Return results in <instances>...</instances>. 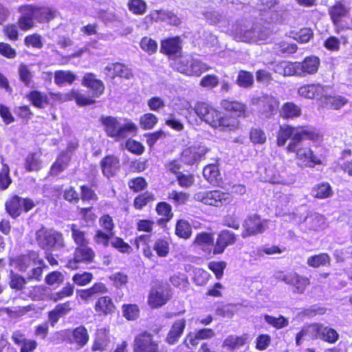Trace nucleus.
<instances>
[{"instance_id":"49","label":"nucleus","mask_w":352,"mask_h":352,"mask_svg":"<svg viewBox=\"0 0 352 352\" xmlns=\"http://www.w3.org/2000/svg\"><path fill=\"white\" fill-rule=\"evenodd\" d=\"M28 280L27 278L17 272H14L12 270L10 271L8 275V285L12 289L15 291L23 290Z\"/></svg>"},{"instance_id":"21","label":"nucleus","mask_w":352,"mask_h":352,"mask_svg":"<svg viewBox=\"0 0 352 352\" xmlns=\"http://www.w3.org/2000/svg\"><path fill=\"white\" fill-rule=\"evenodd\" d=\"M312 329V339H320L329 344L336 343L339 339L337 331L321 323L310 324Z\"/></svg>"},{"instance_id":"37","label":"nucleus","mask_w":352,"mask_h":352,"mask_svg":"<svg viewBox=\"0 0 352 352\" xmlns=\"http://www.w3.org/2000/svg\"><path fill=\"white\" fill-rule=\"evenodd\" d=\"M109 342V331L106 328L99 329L96 331V337L91 346V350L93 351H103L106 349Z\"/></svg>"},{"instance_id":"10","label":"nucleus","mask_w":352,"mask_h":352,"mask_svg":"<svg viewBox=\"0 0 352 352\" xmlns=\"http://www.w3.org/2000/svg\"><path fill=\"white\" fill-rule=\"evenodd\" d=\"M350 8L342 1H336L328 8V14L331 21L334 25L335 33L339 34L342 32L352 30V25L342 24V19L349 15Z\"/></svg>"},{"instance_id":"56","label":"nucleus","mask_w":352,"mask_h":352,"mask_svg":"<svg viewBox=\"0 0 352 352\" xmlns=\"http://www.w3.org/2000/svg\"><path fill=\"white\" fill-rule=\"evenodd\" d=\"M1 168L0 170V190H5L12 183V179L10 176V168L8 165L4 163L3 157H1Z\"/></svg>"},{"instance_id":"55","label":"nucleus","mask_w":352,"mask_h":352,"mask_svg":"<svg viewBox=\"0 0 352 352\" xmlns=\"http://www.w3.org/2000/svg\"><path fill=\"white\" fill-rule=\"evenodd\" d=\"M307 263L309 266L318 268L320 266L330 265L331 257L327 253H320L309 256Z\"/></svg>"},{"instance_id":"38","label":"nucleus","mask_w":352,"mask_h":352,"mask_svg":"<svg viewBox=\"0 0 352 352\" xmlns=\"http://www.w3.org/2000/svg\"><path fill=\"white\" fill-rule=\"evenodd\" d=\"M97 187L98 182L95 179L91 182L90 185L82 184L80 186V199L83 202L97 201L98 195L94 190Z\"/></svg>"},{"instance_id":"39","label":"nucleus","mask_w":352,"mask_h":352,"mask_svg":"<svg viewBox=\"0 0 352 352\" xmlns=\"http://www.w3.org/2000/svg\"><path fill=\"white\" fill-rule=\"evenodd\" d=\"M248 336L246 333L237 336L230 335L226 337L222 343V346L229 351L236 350L244 346L248 340Z\"/></svg>"},{"instance_id":"9","label":"nucleus","mask_w":352,"mask_h":352,"mask_svg":"<svg viewBox=\"0 0 352 352\" xmlns=\"http://www.w3.org/2000/svg\"><path fill=\"white\" fill-rule=\"evenodd\" d=\"M4 206L6 212L12 218L16 219L23 213L32 210L36 204L31 198H23L17 195H12L5 201Z\"/></svg>"},{"instance_id":"8","label":"nucleus","mask_w":352,"mask_h":352,"mask_svg":"<svg viewBox=\"0 0 352 352\" xmlns=\"http://www.w3.org/2000/svg\"><path fill=\"white\" fill-rule=\"evenodd\" d=\"M286 151L295 153L296 160L306 167L314 168L316 166L324 164L323 160L316 155L309 146H302L295 142H289L286 146Z\"/></svg>"},{"instance_id":"31","label":"nucleus","mask_w":352,"mask_h":352,"mask_svg":"<svg viewBox=\"0 0 352 352\" xmlns=\"http://www.w3.org/2000/svg\"><path fill=\"white\" fill-rule=\"evenodd\" d=\"M186 327V320L185 318L176 320L171 325L167 335L165 338V342L168 345H175L177 344L183 335Z\"/></svg>"},{"instance_id":"13","label":"nucleus","mask_w":352,"mask_h":352,"mask_svg":"<svg viewBox=\"0 0 352 352\" xmlns=\"http://www.w3.org/2000/svg\"><path fill=\"white\" fill-rule=\"evenodd\" d=\"M96 253L89 245H79L74 248L73 256L67 261L66 267L72 270L78 269L79 264H90L94 262Z\"/></svg>"},{"instance_id":"15","label":"nucleus","mask_w":352,"mask_h":352,"mask_svg":"<svg viewBox=\"0 0 352 352\" xmlns=\"http://www.w3.org/2000/svg\"><path fill=\"white\" fill-rule=\"evenodd\" d=\"M267 220L262 219L257 214L248 215L243 221L241 236L243 239L262 234L266 230Z\"/></svg>"},{"instance_id":"12","label":"nucleus","mask_w":352,"mask_h":352,"mask_svg":"<svg viewBox=\"0 0 352 352\" xmlns=\"http://www.w3.org/2000/svg\"><path fill=\"white\" fill-rule=\"evenodd\" d=\"M57 334L63 338V340L69 344L74 345L78 349L85 346L89 341L88 330L84 325H79L73 329H65L57 332Z\"/></svg>"},{"instance_id":"11","label":"nucleus","mask_w":352,"mask_h":352,"mask_svg":"<svg viewBox=\"0 0 352 352\" xmlns=\"http://www.w3.org/2000/svg\"><path fill=\"white\" fill-rule=\"evenodd\" d=\"M133 352H168L161 350L160 342L154 339V336L147 330H143L138 333L133 340Z\"/></svg>"},{"instance_id":"64","label":"nucleus","mask_w":352,"mask_h":352,"mask_svg":"<svg viewBox=\"0 0 352 352\" xmlns=\"http://www.w3.org/2000/svg\"><path fill=\"white\" fill-rule=\"evenodd\" d=\"M111 246L122 254H130L133 251L131 246L120 236L112 238Z\"/></svg>"},{"instance_id":"23","label":"nucleus","mask_w":352,"mask_h":352,"mask_svg":"<svg viewBox=\"0 0 352 352\" xmlns=\"http://www.w3.org/2000/svg\"><path fill=\"white\" fill-rule=\"evenodd\" d=\"M237 241V235L229 230H222L217 234L214 247L212 248V254L218 255L224 252L226 249L233 245Z\"/></svg>"},{"instance_id":"7","label":"nucleus","mask_w":352,"mask_h":352,"mask_svg":"<svg viewBox=\"0 0 352 352\" xmlns=\"http://www.w3.org/2000/svg\"><path fill=\"white\" fill-rule=\"evenodd\" d=\"M36 241L43 250H54L65 247L63 233L53 229L39 230L36 232Z\"/></svg>"},{"instance_id":"63","label":"nucleus","mask_w":352,"mask_h":352,"mask_svg":"<svg viewBox=\"0 0 352 352\" xmlns=\"http://www.w3.org/2000/svg\"><path fill=\"white\" fill-rule=\"evenodd\" d=\"M293 38L300 43H308L314 37V32L310 28H302L297 32H292Z\"/></svg>"},{"instance_id":"44","label":"nucleus","mask_w":352,"mask_h":352,"mask_svg":"<svg viewBox=\"0 0 352 352\" xmlns=\"http://www.w3.org/2000/svg\"><path fill=\"white\" fill-rule=\"evenodd\" d=\"M274 72L283 76H297L296 61H279L275 65L274 67Z\"/></svg>"},{"instance_id":"57","label":"nucleus","mask_w":352,"mask_h":352,"mask_svg":"<svg viewBox=\"0 0 352 352\" xmlns=\"http://www.w3.org/2000/svg\"><path fill=\"white\" fill-rule=\"evenodd\" d=\"M204 178L210 183L217 182L220 176V171L217 164H210L203 169Z\"/></svg>"},{"instance_id":"58","label":"nucleus","mask_w":352,"mask_h":352,"mask_svg":"<svg viewBox=\"0 0 352 352\" xmlns=\"http://www.w3.org/2000/svg\"><path fill=\"white\" fill-rule=\"evenodd\" d=\"M32 266H34V267L30 270L27 279L28 280H34L36 281H41L43 269L47 267L45 262L40 258Z\"/></svg>"},{"instance_id":"50","label":"nucleus","mask_w":352,"mask_h":352,"mask_svg":"<svg viewBox=\"0 0 352 352\" xmlns=\"http://www.w3.org/2000/svg\"><path fill=\"white\" fill-rule=\"evenodd\" d=\"M76 79V76L72 71L57 70L54 72V82L58 86L72 85Z\"/></svg>"},{"instance_id":"51","label":"nucleus","mask_w":352,"mask_h":352,"mask_svg":"<svg viewBox=\"0 0 352 352\" xmlns=\"http://www.w3.org/2000/svg\"><path fill=\"white\" fill-rule=\"evenodd\" d=\"M127 186L132 192L137 194L145 191L148 186V183L145 177L142 176H136L130 178L127 181Z\"/></svg>"},{"instance_id":"28","label":"nucleus","mask_w":352,"mask_h":352,"mask_svg":"<svg viewBox=\"0 0 352 352\" xmlns=\"http://www.w3.org/2000/svg\"><path fill=\"white\" fill-rule=\"evenodd\" d=\"M94 309L99 317H107L113 315L116 309L113 298L108 295L102 296L96 300Z\"/></svg>"},{"instance_id":"30","label":"nucleus","mask_w":352,"mask_h":352,"mask_svg":"<svg viewBox=\"0 0 352 352\" xmlns=\"http://www.w3.org/2000/svg\"><path fill=\"white\" fill-rule=\"evenodd\" d=\"M73 309V302L70 300L57 304L47 313L48 322L54 327L60 318L67 315Z\"/></svg>"},{"instance_id":"20","label":"nucleus","mask_w":352,"mask_h":352,"mask_svg":"<svg viewBox=\"0 0 352 352\" xmlns=\"http://www.w3.org/2000/svg\"><path fill=\"white\" fill-rule=\"evenodd\" d=\"M320 66V60L314 55L307 56L302 61H296L297 76L306 77L315 75Z\"/></svg>"},{"instance_id":"52","label":"nucleus","mask_w":352,"mask_h":352,"mask_svg":"<svg viewBox=\"0 0 352 352\" xmlns=\"http://www.w3.org/2000/svg\"><path fill=\"white\" fill-rule=\"evenodd\" d=\"M122 316L128 321H134L138 319L140 315V309L137 304L125 303L121 307Z\"/></svg>"},{"instance_id":"2","label":"nucleus","mask_w":352,"mask_h":352,"mask_svg":"<svg viewBox=\"0 0 352 352\" xmlns=\"http://www.w3.org/2000/svg\"><path fill=\"white\" fill-rule=\"evenodd\" d=\"M17 10L20 12L17 24L23 32L32 30L36 23H49L58 16L54 8L46 5L23 4L19 6Z\"/></svg>"},{"instance_id":"40","label":"nucleus","mask_w":352,"mask_h":352,"mask_svg":"<svg viewBox=\"0 0 352 352\" xmlns=\"http://www.w3.org/2000/svg\"><path fill=\"white\" fill-rule=\"evenodd\" d=\"M155 212L161 217L157 221L159 224L167 223L174 216L171 205L166 201L158 202L155 206Z\"/></svg>"},{"instance_id":"34","label":"nucleus","mask_w":352,"mask_h":352,"mask_svg":"<svg viewBox=\"0 0 352 352\" xmlns=\"http://www.w3.org/2000/svg\"><path fill=\"white\" fill-rule=\"evenodd\" d=\"M192 245L195 247L201 248L202 251L208 254H212V249L209 248V247L214 246L213 233L208 232L197 233L192 242Z\"/></svg>"},{"instance_id":"18","label":"nucleus","mask_w":352,"mask_h":352,"mask_svg":"<svg viewBox=\"0 0 352 352\" xmlns=\"http://www.w3.org/2000/svg\"><path fill=\"white\" fill-rule=\"evenodd\" d=\"M182 49V39L179 36L168 37L160 42V53L169 58L181 57Z\"/></svg>"},{"instance_id":"35","label":"nucleus","mask_w":352,"mask_h":352,"mask_svg":"<svg viewBox=\"0 0 352 352\" xmlns=\"http://www.w3.org/2000/svg\"><path fill=\"white\" fill-rule=\"evenodd\" d=\"M156 200L155 194L151 191L145 190L134 197L133 207L135 210L141 211L148 205H151Z\"/></svg>"},{"instance_id":"36","label":"nucleus","mask_w":352,"mask_h":352,"mask_svg":"<svg viewBox=\"0 0 352 352\" xmlns=\"http://www.w3.org/2000/svg\"><path fill=\"white\" fill-rule=\"evenodd\" d=\"M26 98L38 109H43L49 104L53 105V103H50L48 95L38 90L30 91L26 95Z\"/></svg>"},{"instance_id":"22","label":"nucleus","mask_w":352,"mask_h":352,"mask_svg":"<svg viewBox=\"0 0 352 352\" xmlns=\"http://www.w3.org/2000/svg\"><path fill=\"white\" fill-rule=\"evenodd\" d=\"M328 86L320 82H311L304 84L298 88V94L304 98L316 99L320 103V99L327 91Z\"/></svg>"},{"instance_id":"33","label":"nucleus","mask_w":352,"mask_h":352,"mask_svg":"<svg viewBox=\"0 0 352 352\" xmlns=\"http://www.w3.org/2000/svg\"><path fill=\"white\" fill-rule=\"evenodd\" d=\"M348 102V99L343 96L338 94L327 95L324 94L320 99V104L322 107L329 109L340 110L344 107Z\"/></svg>"},{"instance_id":"60","label":"nucleus","mask_w":352,"mask_h":352,"mask_svg":"<svg viewBox=\"0 0 352 352\" xmlns=\"http://www.w3.org/2000/svg\"><path fill=\"white\" fill-rule=\"evenodd\" d=\"M249 138L254 144H263L267 141L266 134L260 127H252L249 132Z\"/></svg>"},{"instance_id":"61","label":"nucleus","mask_w":352,"mask_h":352,"mask_svg":"<svg viewBox=\"0 0 352 352\" xmlns=\"http://www.w3.org/2000/svg\"><path fill=\"white\" fill-rule=\"evenodd\" d=\"M157 122V117L153 113H146L140 118V125L143 130L153 129Z\"/></svg>"},{"instance_id":"29","label":"nucleus","mask_w":352,"mask_h":352,"mask_svg":"<svg viewBox=\"0 0 352 352\" xmlns=\"http://www.w3.org/2000/svg\"><path fill=\"white\" fill-rule=\"evenodd\" d=\"M206 153V149H201L199 147L192 146L184 148L179 156L182 162L186 165L192 166L198 163Z\"/></svg>"},{"instance_id":"41","label":"nucleus","mask_w":352,"mask_h":352,"mask_svg":"<svg viewBox=\"0 0 352 352\" xmlns=\"http://www.w3.org/2000/svg\"><path fill=\"white\" fill-rule=\"evenodd\" d=\"M295 133V126L283 124L280 126L277 133L276 143L278 146H284L289 139L294 140Z\"/></svg>"},{"instance_id":"6","label":"nucleus","mask_w":352,"mask_h":352,"mask_svg":"<svg viewBox=\"0 0 352 352\" xmlns=\"http://www.w3.org/2000/svg\"><path fill=\"white\" fill-rule=\"evenodd\" d=\"M174 70L188 76L199 77L209 71L211 67L199 59L194 58L175 60L172 64Z\"/></svg>"},{"instance_id":"26","label":"nucleus","mask_w":352,"mask_h":352,"mask_svg":"<svg viewBox=\"0 0 352 352\" xmlns=\"http://www.w3.org/2000/svg\"><path fill=\"white\" fill-rule=\"evenodd\" d=\"M280 279L286 284L293 286L294 293L302 294L310 285V279L295 272H289L283 275Z\"/></svg>"},{"instance_id":"27","label":"nucleus","mask_w":352,"mask_h":352,"mask_svg":"<svg viewBox=\"0 0 352 352\" xmlns=\"http://www.w3.org/2000/svg\"><path fill=\"white\" fill-rule=\"evenodd\" d=\"M100 166L102 175L109 179L116 176L120 170V160L113 154L106 155L100 160Z\"/></svg>"},{"instance_id":"46","label":"nucleus","mask_w":352,"mask_h":352,"mask_svg":"<svg viewBox=\"0 0 352 352\" xmlns=\"http://www.w3.org/2000/svg\"><path fill=\"white\" fill-rule=\"evenodd\" d=\"M69 226L71 230V237L76 246L89 245V241L85 231L82 230L76 223H72Z\"/></svg>"},{"instance_id":"24","label":"nucleus","mask_w":352,"mask_h":352,"mask_svg":"<svg viewBox=\"0 0 352 352\" xmlns=\"http://www.w3.org/2000/svg\"><path fill=\"white\" fill-rule=\"evenodd\" d=\"M107 79L116 78L130 79L133 76L132 70L124 63L115 62L108 64L103 70Z\"/></svg>"},{"instance_id":"3","label":"nucleus","mask_w":352,"mask_h":352,"mask_svg":"<svg viewBox=\"0 0 352 352\" xmlns=\"http://www.w3.org/2000/svg\"><path fill=\"white\" fill-rule=\"evenodd\" d=\"M106 135L116 141L125 139L128 133H135L137 126L131 121L121 124L116 117L111 116H102L100 119Z\"/></svg>"},{"instance_id":"48","label":"nucleus","mask_w":352,"mask_h":352,"mask_svg":"<svg viewBox=\"0 0 352 352\" xmlns=\"http://www.w3.org/2000/svg\"><path fill=\"white\" fill-rule=\"evenodd\" d=\"M69 160L67 153L62 151L58 155L56 161L52 164L50 170V175H57L63 172L68 164Z\"/></svg>"},{"instance_id":"19","label":"nucleus","mask_w":352,"mask_h":352,"mask_svg":"<svg viewBox=\"0 0 352 352\" xmlns=\"http://www.w3.org/2000/svg\"><path fill=\"white\" fill-rule=\"evenodd\" d=\"M81 84L91 91V94L90 96L85 94V96L91 98L94 102V104L96 102L95 98H99L104 93V84L100 79L97 78L96 74L92 72H87L84 74Z\"/></svg>"},{"instance_id":"43","label":"nucleus","mask_w":352,"mask_h":352,"mask_svg":"<svg viewBox=\"0 0 352 352\" xmlns=\"http://www.w3.org/2000/svg\"><path fill=\"white\" fill-rule=\"evenodd\" d=\"M301 114L302 110L300 107L294 102L283 103L280 111L281 118L285 120L294 119L300 117Z\"/></svg>"},{"instance_id":"1","label":"nucleus","mask_w":352,"mask_h":352,"mask_svg":"<svg viewBox=\"0 0 352 352\" xmlns=\"http://www.w3.org/2000/svg\"><path fill=\"white\" fill-rule=\"evenodd\" d=\"M223 113L210 102L197 101L192 108L189 102H186L182 110H186L189 114L192 111L201 120L208 124L214 129L221 131H235L240 128L239 118H245L250 116L246 104L230 98H224L220 101Z\"/></svg>"},{"instance_id":"4","label":"nucleus","mask_w":352,"mask_h":352,"mask_svg":"<svg viewBox=\"0 0 352 352\" xmlns=\"http://www.w3.org/2000/svg\"><path fill=\"white\" fill-rule=\"evenodd\" d=\"M172 298L170 287L162 281L155 280L147 298V304L153 309L164 306Z\"/></svg>"},{"instance_id":"17","label":"nucleus","mask_w":352,"mask_h":352,"mask_svg":"<svg viewBox=\"0 0 352 352\" xmlns=\"http://www.w3.org/2000/svg\"><path fill=\"white\" fill-rule=\"evenodd\" d=\"M322 134L319 129L315 126L304 124L295 126V133L294 140L290 142H295L296 144H300L304 140L311 142H319L322 140Z\"/></svg>"},{"instance_id":"59","label":"nucleus","mask_w":352,"mask_h":352,"mask_svg":"<svg viewBox=\"0 0 352 352\" xmlns=\"http://www.w3.org/2000/svg\"><path fill=\"white\" fill-rule=\"evenodd\" d=\"M236 82L240 87H251L254 85L253 74L246 70H240L238 73Z\"/></svg>"},{"instance_id":"25","label":"nucleus","mask_w":352,"mask_h":352,"mask_svg":"<svg viewBox=\"0 0 352 352\" xmlns=\"http://www.w3.org/2000/svg\"><path fill=\"white\" fill-rule=\"evenodd\" d=\"M40 258L38 252L34 250L28 251L25 254H21L9 259L10 265H14L19 271L26 272Z\"/></svg>"},{"instance_id":"5","label":"nucleus","mask_w":352,"mask_h":352,"mask_svg":"<svg viewBox=\"0 0 352 352\" xmlns=\"http://www.w3.org/2000/svg\"><path fill=\"white\" fill-rule=\"evenodd\" d=\"M195 197L197 201L215 208L226 207L230 205L233 201L230 192L219 189L199 192Z\"/></svg>"},{"instance_id":"53","label":"nucleus","mask_w":352,"mask_h":352,"mask_svg":"<svg viewBox=\"0 0 352 352\" xmlns=\"http://www.w3.org/2000/svg\"><path fill=\"white\" fill-rule=\"evenodd\" d=\"M341 42L344 45L348 43V37L346 36H341L340 38H339L336 36H329L324 40L323 46L329 51L338 52L340 49Z\"/></svg>"},{"instance_id":"16","label":"nucleus","mask_w":352,"mask_h":352,"mask_svg":"<svg viewBox=\"0 0 352 352\" xmlns=\"http://www.w3.org/2000/svg\"><path fill=\"white\" fill-rule=\"evenodd\" d=\"M252 104L256 105L259 112L267 118L273 117L278 112L280 105L278 98L267 94L254 98Z\"/></svg>"},{"instance_id":"32","label":"nucleus","mask_w":352,"mask_h":352,"mask_svg":"<svg viewBox=\"0 0 352 352\" xmlns=\"http://www.w3.org/2000/svg\"><path fill=\"white\" fill-rule=\"evenodd\" d=\"M11 339L14 344L20 347V352H32L38 346L37 342L33 339H28L20 331L12 333Z\"/></svg>"},{"instance_id":"47","label":"nucleus","mask_w":352,"mask_h":352,"mask_svg":"<svg viewBox=\"0 0 352 352\" xmlns=\"http://www.w3.org/2000/svg\"><path fill=\"white\" fill-rule=\"evenodd\" d=\"M190 193L177 190H172L167 195V199L170 201L175 206L186 205L190 201Z\"/></svg>"},{"instance_id":"62","label":"nucleus","mask_w":352,"mask_h":352,"mask_svg":"<svg viewBox=\"0 0 352 352\" xmlns=\"http://www.w3.org/2000/svg\"><path fill=\"white\" fill-rule=\"evenodd\" d=\"M127 6L129 11L135 15H143L147 10V5L144 0H129Z\"/></svg>"},{"instance_id":"45","label":"nucleus","mask_w":352,"mask_h":352,"mask_svg":"<svg viewBox=\"0 0 352 352\" xmlns=\"http://www.w3.org/2000/svg\"><path fill=\"white\" fill-rule=\"evenodd\" d=\"M175 234L179 239L184 240L189 239L192 234L190 223L184 219L177 220L175 228Z\"/></svg>"},{"instance_id":"14","label":"nucleus","mask_w":352,"mask_h":352,"mask_svg":"<svg viewBox=\"0 0 352 352\" xmlns=\"http://www.w3.org/2000/svg\"><path fill=\"white\" fill-rule=\"evenodd\" d=\"M48 96L52 99L53 104L54 102L62 103L74 100L78 106L85 107L92 105L94 102L91 98L86 97L85 94L76 89H72L66 93L50 92Z\"/></svg>"},{"instance_id":"42","label":"nucleus","mask_w":352,"mask_h":352,"mask_svg":"<svg viewBox=\"0 0 352 352\" xmlns=\"http://www.w3.org/2000/svg\"><path fill=\"white\" fill-rule=\"evenodd\" d=\"M312 196L318 199H325L333 196V191L331 184L322 182L314 185L311 189Z\"/></svg>"},{"instance_id":"54","label":"nucleus","mask_w":352,"mask_h":352,"mask_svg":"<svg viewBox=\"0 0 352 352\" xmlns=\"http://www.w3.org/2000/svg\"><path fill=\"white\" fill-rule=\"evenodd\" d=\"M41 152L30 153L25 160V168L28 171L38 170L41 168Z\"/></svg>"}]
</instances>
